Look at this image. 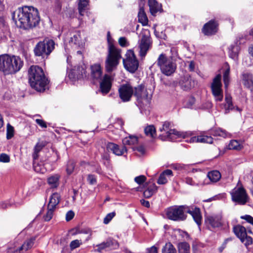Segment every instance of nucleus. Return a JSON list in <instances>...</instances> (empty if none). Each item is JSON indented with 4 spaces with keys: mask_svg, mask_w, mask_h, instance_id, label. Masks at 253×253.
<instances>
[{
    "mask_svg": "<svg viewBox=\"0 0 253 253\" xmlns=\"http://www.w3.org/2000/svg\"><path fill=\"white\" fill-rule=\"evenodd\" d=\"M12 19L20 23V27L25 30L32 29L37 27L41 19L38 10L33 6H24L19 8L17 12L12 13Z\"/></svg>",
    "mask_w": 253,
    "mask_h": 253,
    "instance_id": "1",
    "label": "nucleus"
},
{
    "mask_svg": "<svg viewBox=\"0 0 253 253\" xmlns=\"http://www.w3.org/2000/svg\"><path fill=\"white\" fill-rule=\"evenodd\" d=\"M186 212L190 214L198 226L202 223V215L200 209L196 207L186 205L173 206L167 208L166 214L169 219L175 221H184L187 218Z\"/></svg>",
    "mask_w": 253,
    "mask_h": 253,
    "instance_id": "2",
    "label": "nucleus"
},
{
    "mask_svg": "<svg viewBox=\"0 0 253 253\" xmlns=\"http://www.w3.org/2000/svg\"><path fill=\"white\" fill-rule=\"evenodd\" d=\"M28 73L31 86L38 91H44L47 87L48 81L42 68L38 66H32Z\"/></svg>",
    "mask_w": 253,
    "mask_h": 253,
    "instance_id": "3",
    "label": "nucleus"
},
{
    "mask_svg": "<svg viewBox=\"0 0 253 253\" xmlns=\"http://www.w3.org/2000/svg\"><path fill=\"white\" fill-rule=\"evenodd\" d=\"M109 53L105 61V69L107 72H110L115 69L121 58V50L113 45H110Z\"/></svg>",
    "mask_w": 253,
    "mask_h": 253,
    "instance_id": "4",
    "label": "nucleus"
},
{
    "mask_svg": "<svg viewBox=\"0 0 253 253\" xmlns=\"http://www.w3.org/2000/svg\"><path fill=\"white\" fill-rule=\"evenodd\" d=\"M157 62L161 72L166 76L171 75L176 70V63L171 58L167 57L165 54H161Z\"/></svg>",
    "mask_w": 253,
    "mask_h": 253,
    "instance_id": "5",
    "label": "nucleus"
},
{
    "mask_svg": "<svg viewBox=\"0 0 253 253\" xmlns=\"http://www.w3.org/2000/svg\"><path fill=\"white\" fill-rule=\"evenodd\" d=\"M55 43L52 40L45 39L39 42L34 48L35 54L37 56L48 55L54 48Z\"/></svg>",
    "mask_w": 253,
    "mask_h": 253,
    "instance_id": "6",
    "label": "nucleus"
},
{
    "mask_svg": "<svg viewBox=\"0 0 253 253\" xmlns=\"http://www.w3.org/2000/svg\"><path fill=\"white\" fill-rule=\"evenodd\" d=\"M140 39L138 42L139 54L140 56L144 57L147 51L151 48L152 41L150 32L148 30H143L140 34Z\"/></svg>",
    "mask_w": 253,
    "mask_h": 253,
    "instance_id": "7",
    "label": "nucleus"
},
{
    "mask_svg": "<svg viewBox=\"0 0 253 253\" xmlns=\"http://www.w3.org/2000/svg\"><path fill=\"white\" fill-rule=\"evenodd\" d=\"M159 130L163 132L159 136V138L163 141H172L175 138V136L179 135L178 131L171 128V124L169 122H164Z\"/></svg>",
    "mask_w": 253,
    "mask_h": 253,
    "instance_id": "8",
    "label": "nucleus"
},
{
    "mask_svg": "<svg viewBox=\"0 0 253 253\" xmlns=\"http://www.w3.org/2000/svg\"><path fill=\"white\" fill-rule=\"evenodd\" d=\"M232 200L240 205H245L249 201V197L243 187H235L230 192Z\"/></svg>",
    "mask_w": 253,
    "mask_h": 253,
    "instance_id": "9",
    "label": "nucleus"
},
{
    "mask_svg": "<svg viewBox=\"0 0 253 253\" xmlns=\"http://www.w3.org/2000/svg\"><path fill=\"white\" fill-rule=\"evenodd\" d=\"M126 58L123 59L125 68L130 72H135L138 69L139 63L133 51H128L126 54Z\"/></svg>",
    "mask_w": 253,
    "mask_h": 253,
    "instance_id": "10",
    "label": "nucleus"
},
{
    "mask_svg": "<svg viewBox=\"0 0 253 253\" xmlns=\"http://www.w3.org/2000/svg\"><path fill=\"white\" fill-rule=\"evenodd\" d=\"M221 79V76L220 74L216 75L211 84L212 93L216 101H221L223 98Z\"/></svg>",
    "mask_w": 253,
    "mask_h": 253,
    "instance_id": "11",
    "label": "nucleus"
},
{
    "mask_svg": "<svg viewBox=\"0 0 253 253\" xmlns=\"http://www.w3.org/2000/svg\"><path fill=\"white\" fill-rule=\"evenodd\" d=\"M118 91L122 101L128 102L133 95L134 88L129 84H125L120 86Z\"/></svg>",
    "mask_w": 253,
    "mask_h": 253,
    "instance_id": "12",
    "label": "nucleus"
},
{
    "mask_svg": "<svg viewBox=\"0 0 253 253\" xmlns=\"http://www.w3.org/2000/svg\"><path fill=\"white\" fill-rule=\"evenodd\" d=\"M233 231L235 234L238 237L242 243L247 246L252 244V238L248 236L246 228L240 225H237L234 227Z\"/></svg>",
    "mask_w": 253,
    "mask_h": 253,
    "instance_id": "13",
    "label": "nucleus"
},
{
    "mask_svg": "<svg viewBox=\"0 0 253 253\" xmlns=\"http://www.w3.org/2000/svg\"><path fill=\"white\" fill-rule=\"evenodd\" d=\"M23 66V61L19 56L9 55V75L15 74Z\"/></svg>",
    "mask_w": 253,
    "mask_h": 253,
    "instance_id": "14",
    "label": "nucleus"
},
{
    "mask_svg": "<svg viewBox=\"0 0 253 253\" xmlns=\"http://www.w3.org/2000/svg\"><path fill=\"white\" fill-rule=\"evenodd\" d=\"M205 222L207 227L211 229L221 226V216L220 215H210L205 217Z\"/></svg>",
    "mask_w": 253,
    "mask_h": 253,
    "instance_id": "15",
    "label": "nucleus"
},
{
    "mask_svg": "<svg viewBox=\"0 0 253 253\" xmlns=\"http://www.w3.org/2000/svg\"><path fill=\"white\" fill-rule=\"evenodd\" d=\"M86 66L82 65L75 67L69 74V77L72 80H79L86 77Z\"/></svg>",
    "mask_w": 253,
    "mask_h": 253,
    "instance_id": "16",
    "label": "nucleus"
},
{
    "mask_svg": "<svg viewBox=\"0 0 253 253\" xmlns=\"http://www.w3.org/2000/svg\"><path fill=\"white\" fill-rule=\"evenodd\" d=\"M133 95L137 100H148L151 98V93H149L144 85L140 84L134 88Z\"/></svg>",
    "mask_w": 253,
    "mask_h": 253,
    "instance_id": "17",
    "label": "nucleus"
},
{
    "mask_svg": "<svg viewBox=\"0 0 253 253\" xmlns=\"http://www.w3.org/2000/svg\"><path fill=\"white\" fill-rule=\"evenodd\" d=\"M69 43L71 46L75 48H83L84 42L82 40L81 33L80 32H75L73 33L69 40Z\"/></svg>",
    "mask_w": 253,
    "mask_h": 253,
    "instance_id": "18",
    "label": "nucleus"
},
{
    "mask_svg": "<svg viewBox=\"0 0 253 253\" xmlns=\"http://www.w3.org/2000/svg\"><path fill=\"white\" fill-rule=\"evenodd\" d=\"M112 86L111 77L108 75H105L100 83V89L103 94H107Z\"/></svg>",
    "mask_w": 253,
    "mask_h": 253,
    "instance_id": "19",
    "label": "nucleus"
},
{
    "mask_svg": "<svg viewBox=\"0 0 253 253\" xmlns=\"http://www.w3.org/2000/svg\"><path fill=\"white\" fill-rule=\"evenodd\" d=\"M217 24L213 20L206 23L203 28V32L206 35H211L217 31Z\"/></svg>",
    "mask_w": 253,
    "mask_h": 253,
    "instance_id": "20",
    "label": "nucleus"
},
{
    "mask_svg": "<svg viewBox=\"0 0 253 253\" xmlns=\"http://www.w3.org/2000/svg\"><path fill=\"white\" fill-rule=\"evenodd\" d=\"M195 82L192 80L189 75H186L181 78L179 81V85L181 88L184 90H187L195 86Z\"/></svg>",
    "mask_w": 253,
    "mask_h": 253,
    "instance_id": "21",
    "label": "nucleus"
},
{
    "mask_svg": "<svg viewBox=\"0 0 253 253\" xmlns=\"http://www.w3.org/2000/svg\"><path fill=\"white\" fill-rule=\"evenodd\" d=\"M0 71L4 75H9V54L0 55Z\"/></svg>",
    "mask_w": 253,
    "mask_h": 253,
    "instance_id": "22",
    "label": "nucleus"
},
{
    "mask_svg": "<svg viewBox=\"0 0 253 253\" xmlns=\"http://www.w3.org/2000/svg\"><path fill=\"white\" fill-rule=\"evenodd\" d=\"M106 148L108 151H112L113 154L117 156H122L125 152L126 151L125 146L121 148L117 144L111 142L107 144Z\"/></svg>",
    "mask_w": 253,
    "mask_h": 253,
    "instance_id": "23",
    "label": "nucleus"
},
{
    "mask_svg": "<svg viewBox=\"0 0 253 253\" xmlns=\"http://www.w3.org/2000/svg\"><path fill=\"white\" fill-rule=\"evenodd\" d=\"M91 76L94 80H100L102 76V71L99 64H95L90 67Z\"/></svg>",
    "mask_w": 253,
    "mask_h": 253,
    "instance_id": "24",
    "label": "nucleus"
},
{
    "mask_svg": "<svg viewBox=\"0 0 253 253\" xmlns=\"http://www.w3.org/2000/svg\"><path fill=\"white\" fill-rule=\"evenodd\" d=\"M242 80L244 85L251 89L253 88V75L247 72H244L242 74Z\"/></svg>",
    "mask_w": 253,
    "mask_h": 253,
    "instance_id": "25",
    "label": "nucleus"
},
{
    "mask_svg": "<svg viewBox=\"0 0 253 253\" xmlns=\"http://www.w3.org/2000/svg\"><path fill=\"white\" fill-rule=\"evenodd\" d=\"M61 176L59 174H54L49 175L47 178V183L50 188L56 189L60 184Z\"/></svg>",
    "mask_w": 253,
    "mask_h": 253,
    "instance_id": "26",
    "label": "nucleus"
},
{
    "mask_svg": "<svg viewBox=\"0 0 253 253\" xmlns=\"http://www.w3.org/2000/svg\"><path fill=\"white\" fill-rule=\"evenodd\" d=\"M183 181H184L186 184L191 186H203L209 184V182H206V179L203 180L202 176H200L199 179L197 182L195 181L191 177H190L184 178Z\"/></svg>",
    "mask_w": 253,
    "mask_h": 253,
    "instance_id": "27",
    "label": "nucleus"
},
{
    "mask_svg": "<svg viewBox=\"0 0 253 253\" xmlns=\"http://www.w3.org/2000/svg\"><path fill=\"white\" fill-rule=\"evenodd\" d=\"M150 11L152 15H155L162 10V6L156 0H148Z\"/></svg>",
    "mask_w": 253,
    "mask_h": 253,
    "instance_id": "28",
    "label": "nucleus"
},
{
    "mask_svg": "<svg viewBox=\"0 0 253 253\" xmlns=\"http://www.w3.org/2000/svg\"><path fill=\"white\" fill-rule=\"evenodd\" d=\"M172 176V171L170 169H166L161 173L157 180V183L159 184L163 185L165 184L168 182V177Z\"/></svg>",
    "mask_w": 253,
    "mask_h": 253,
    "instance_id": "29",
    "label": "nucleus"
},
{
    "mask_svg": "<svg viewBox=\"0 0 253 253\" xmlns=\"http://www.w3.org/2000/svg\"><path fill=\"white\" fill-rule=\"evenodd\" d=\"M60 200V195L58 193L55 192L50 196L47 206L55 209L56 206L59 203Z\"/></svg>",
    "mask_w": 253,
    "mask_h": 253,
    "instance_id": "30",
    "label": "nucleus"
},
{
    "mask_svg": "<svg viewBox=\"0 0 253 253\" xmlns=\"http://www.w3.org/2000/svg\"><path fill=\"white\" fill-rule=\"evenodd\" d=\"M225 104L224 105V108L225 110L224 113L228 114L231 110L234 109L233 106L232 97L230 95L226 94L225 97Z\"/></svg>",
    "mask_w": 253,
    "mask_h": 253,
    "instance_id": "31",
    "label": "nucleus"
},
{
    "mask_svg": "<svg viewBox=\"0 0 253 253\" xmlns=\"http://www.w3.org/2000/svg\"><path fill=\"white\" fill-rule=\"evenodd\" d=\"M207 177L212 183L218 181L221 178V174L218 170H212L209 172Z\"/></svg>",
    "mask_w": 253,
    "mask_h": 253,
    "instance_id": "32",
    "label": "nucleus"
},
{
    "mask_svg": "<svg viewBox=\"0 0 253 253\" xmlns=\"http://www.w3.org/2000/svg\"><path fill=\"white\" fill-rule=\"evenodd\" d=\"M157 191V187L154 183L150 184L147 188L144 191L143 195L145 198L151 197Z\"/></svg>",
    "mask_w": 253,
    "mask_h": 253,
    "instance_id": "33",
    "label": "nucleus"
},
{
    "mask_svg": "<svg viewBox=\"0 0 253 253\" xmlns=\"http://www.w3.org/2000/svg\"><path fill=\"white\" fill-rule=\"evenodd\" d=\"M138 18L139 22L142 23L143 25L145 26L147 25L148 19L144 11V8L142 7L139 8V11L138 13Z\"/></svg>",
    "mask_w": 253,
    "mask_h": 253,
    "instance_id": "34",
    "label": "nucleus"
},
{
    "mask_svg": "<svg viewBox=\"0 0 253 253\" xmlns=\"http://www.w3.org/2000/svg\"><path fill=\"white\" fill-rule=\"evenodd\" d=\"M37 160H33V168L34 170L38 173H43L46 171L43 162L39 163Z\"/></svg>",
    "mask_w": 253,
    "mask_h": 253,
    "instance_id": "35",
    "label": "nucleus"
},
{
    "mask_svg": "<svg viewBox=\"0 0 253 253\" xmlns=\"http://www.w3.org/2000/svg\"><path fill=\"white\" fill-rule=\"evenodd\" d=\"M144 132L146 135L148 137L154 138L156 137V130L153 125L147 126L144 129Z\"/></svg>",
    "mask_w": 253,
    "mask_h": 253,
    "instance_id": "36",
    "label": "nucleus"
},
{
    "mask_svg": "<svg viewBox=\"0 0 253 253\" xmlns=\"http://www.w3.org/2000/svg\"><path fill=\"white\" fill-rule=\"evenodd\" d=\"M138 142V138L136 136L130 135L125 137L123 140V143L124 145H133Z\"/></svg>",
    "mask_w": 253,
    "mask_h": 253,
    "instance_id": "37",
    "label": "nucleus"
},
{
    "mask_svg": "<svg viewBox=\"0 0 253 253\" xmlns=\"http://www.w3.org/2000/svg\"><path fill=\"white\" fill-rule=\"evenodd\" d=\"M89 0H79L78 9L81 15L83 16L85 12V8L88 4Z\"/></svg>",
    "mask_w": 253,
    "mask_h": 253,
    "instance_id": "38",
    "label": "nucleus"
},
{
    "mask_svg": "<svg viewBox=\"0 0 253 253\" xmlns=\"http://www.w3.org/2000/svg\"><path fill=\"white\" fill-rule=\"evenodd\" d=\"M162 252V253H176V250L171 243L168 242L163 247Z\"/></svg>",
    "mask_w": 253,
    "mask_h": 253,
    "instance_id": "39",
    "label": "nucleus"
},
{
    "mask_svg": "<svg viewBox=\"0 0 253 253\" xmlns=\"http://www.w3.org/2000/svg\"><path fill=\"white\" fill-rule=\"evenodd\" d=\"M179 253H189L190 246L186 242H181L178 244Z\"/></svg>",
    "mask_w": 253,
    "mask_h": 253,
    "instance_id": "40",
    "label": "nucleus"
},
{
    "mask_svg": "<svg viewBox=\"0 0 253 253\" xmlns=\"http://www.w3.org/2000/svg\"><path fill=\"white\" fill-rule=\"evenodd\" d=\"M242 144L236 140H232L228 144V148L231 150H240L243 148Z\"/></svg>",
    "mask_w": 253,
    "mask_h": 253,
    "instance_id": "41",
    "label": "nucleus"
},
{
    "mask_svg": "<svg viewBox=\"0 0 253 253\" xmlns=\"http://www.w3.org/2000/svg\"><path fill=\"white\" fill-rule=\"evenodd\" d=\"M113 244V243L111 239H108L105 242H103L96 246L97 247V251L99 252H101L103 250L111 247Z\"/></svg>",
    "mask_w": 253,
    "mask_h": 253,
    "instance_id": "42",
    "label": "nucleus"
},
{
    "mask_svg": "<svg viewBox=\"0 0 253 253\" xmlns=\"http://www.w3.org/2000/svg\"><path fill=\"white\" fill-rule=\"evenodd\" d=\"M211 134L214 136H219L226 137L228 136V133L225 130L218 128L211 130Z\"/></svg>",
    "mask_w": 253,
    "mask_h": 253,
    "instance_id": "43",
    "label": "nucleus"
},
{
    "mask_svg": "<svg viewBox=\"0 0 253 253\" xmlns=\"http://www.w3.org/2000/svg\"><path fill=\"white\" fill-rule=\"evenodd\" d=\"M35 240V238H32L26 241L22 246L20 247V250H24L25 251L28 250L33 246Z\"/></svg>",
    "mask_w": 253,
    "mask_h": 253,
    "instance_id": "44",
    "label": "nucleus"
},
{
    "mask_svg": "<svg viewBox=\"0 0 253 253\" xmlns=\"http://www.w3.org/2000/svg\"><path fill=\"white\" fill-rule=\"evenodd\" d=\"M198 143H206L211 144L212 143L213 138L211 136L207 135L198 136Z\"/></svg>",
    "mask_w": 253,
    "mask_h": 253,
    "instance_id": "45",
    "label": "nucleus"
},
{
    "mask_svg": "<svg viewBox=\"0 0 253 253\" xmlns=\"http://www.w3.org/2000/svg\"><path fill=\"white\" fill-rule=\"evenodd\" d=\"M227 68L223 74V81L225 87H227L229 83L230 67L228 64L226 65Z\"/></svg>",
    "mask_w": 253,
    "mask_h": 253,
    "instance_id": "46",
    "label": "nucleus"
},
{
    "mask_svg": "<svg viewBox=\"0 0 253 253\" xmlns=\"http://www.w3.org/2000/svg\"><path fill=\"white\" fill-rule=\"evenodd\" d=\"M55 209L50 208L49 207L47 206V212L43 217L44 221H48L50 220L51 219V218L53 217V213L55 211Z\"/></svg>",
    "mask_w": 253,
    "mask_h": 253,
    "instance_id": "47",
    "label": "nucleus"
},
{
    "mask_svg": "<svg viewBox=\"0 0 253 253\" xmlns=\"http://www.w3.org/2000/svg\"><path fill=\"white\" fill-rule=\"evenodd\" d=\"M43 145L40 143H38L34 147V152L33 154V160H37L39 157L38 153L42 149Z\"/></svg>",
    "mask_w": 253,
    "mask_h": 253,
    "instance_id": "48",
    "label": "nucleus"
},
{
    "mask_svg": "<svg viewBox=\"0 0 253 253\" xmlns=\"http://www.w3.org/2000/svg\"><path fill=\"white\" fill-rule=\"evenodd\" d=\"M75 167V163L73 160H69L68 162L66 170L68 175L71 174L73 172Z\"/></svg>",
    "mask_w": 253,
    "mask_h": 253,
    "instance_id": "49",
    "label": "nucleus"
},
{
    "mask_svg": "<svg viewBox=\"0 0 253 253\" xmlns=\"http://www.w3.org/2000/svg\"><path fill=\"white\" fill-rule=\"evenodd\" d=\"M14 131V127L8 124L6 127V138L7 139H10L13 136Z\"/></svg>",
    "mask_w": 253,
    "mask_h": 253,
    "instance_id": "50",
    "label": "nucleus"
},
{
    "mask_svg": "<svg viewBox=\"0 0 253 253\" xmlns=\"http://www.w3.org/2000/svg\"><path fill=\"white\" fill-rule=\"evenodd\" d=\"M238 47L231 45L229 48V56L233 59H236L238 56Z\"/></svg>",
    "mask_w": 253,
    "mask_h": 253,
    "instance_id": "51",
    "label": "nucleus"
},
{
    "mask_svg": "<svg viewBox=\"0 0 253 253\" xmlns=\"http://www.w3.org/2000/svg\"><path fill=\"white\" fill-rule=\"evenodd\" d=\"M82 244L81 240H75L71 242L70 244V248L71 250H74L75 249L79 247Z\"/></svg>",
    "mask_w": 253,
    "mask_h": 253,
    "instance_id": "52",
    "label": "nucleus"
},
{
    "mask_svg": "<svg viewBox=\"0 0 253 253\" xmlns=\"http://www.w3.org/2000/svg\"><path fill=\"white\" fill-rule=\"evenodd\" d=\"M115 212H112L107 214L104 218L103 223L105 224H108L115 216Z\"/></svg>",
    "mask_w": 253,
    "mask_h": 253,
    "instance_id": "53",
    "label": "nucleus"
},
{
    "mask_svg": "<svg viewBox=\"0 0 253 253\" xmlns=\"http://www.w3.org/2000/svg\"><path fill=\"white\" fill-rule=\"evenodd\" d=\"M10 161L9 156L5 153L0 154V162L2 163H8Z\"/></svg>",
    "mask_w": 253,
    "mask_h": 253,
    "instance_id": "54",
    "label": "nucleus"
},
{
    "mask_svg": "<svg viewBox=\"0 0 253 253\" xmlns=\"http://www.w3.org/2000/svg\"><path fill=\"white\" fill-rule=\"evenodd\" d=\"M146 180V177L143 175L136 176L134 178V181L138 184H141L144 183Z\"/></svg>",
    "mask_w": 253,
    "mask_h": 253,
    "instance_id": "55",
    "label": "nucleus"
},
{
    "mask_svg": "<svg viewBox=\"0 0 253 253\" xmlns=\"http://www.w3.org/2000/svg\"><path fill=\"white\" fill-rule=\"evenodd\" d=\"M118 42L119 44L122 47H126L128 45V43L125 37H120Z\"/></svg>",
    "mask_w": 253,
    "mask_h": 253,
    "instance_id": "56",
    "label": "nucleus"
},
{
    "mask_svg": "<svg viewBox=\"0 0 253 253\" xmlns=\"http://www.w3.org/2000/svg\"><path fill=\"white\" fill-rule=\"evenodd\" d=\"M80 233L85 234H87L88 236L86 239V241L91 239V236L92 235V231L90 229H84L81 230L80 232Z\"/></svg>",
    "mask_w": 253,
    "mask_h": 253,
    "instance_id": "57",
    "label": "nucleus"
},
{
    "mask_svg": "<svg viewBox=\"0 0 253 253\" xmlns=\"http://www.w3.org/2000/svg\"><path fill=\"white\" fill-rule=\"evenodd\" d=\"M87 179L89 183L91 185L95 184L96 183V177L94 175L89 174Z\"/></svg>",
    "mask_w": 253,
    "mask_h": 253,
    "instance_id": "58",
    "label": "nucleus"
},
{
    "mask_svg": "<svg viewBox=\"0 0 253 253\" xmlns=\"http://www.w3.org/2000/svg\"><path fill=\"white\" fill-rule=\"evenodd\" d=\"M102 159L104 161V163L105 165H106V166H108L109 165L110 156L108 154H103L102 156Z\"/></svg>",
    "mask_w": 253,
    "mask_h": 253,
    "instance_id": "59",
    "label": "nucleus"
},
{
    "mask_svg": "<svg viewBox=\"0 0 253 253\" xmlns=\"http://www.w3.org/2000/svg\"><path fill=\"white\" fill-rule=\"evenodd\" d=\"M75 215L74 212L72 211H68L66 214V220L69 221L72 219Z\"/></svg>",
    "mask_w": 253,
    "mask_h": 253,
    "instance_id": "60",
    "label": "nucleus"
},
{
    "mask_svg": "<svg viewBox=\"0 0 253 253\" xmlns=\"http://www.w3.org/2000/svg\"><path fill=\"white\" fill-rule=\"evenodd\" d=\"M242 219L246 220L248 222L253 225V217L250 215H245L241 217Z\"/></svg>",
    "mask_w": 253,
    "mask_h": 253,
    "instance_id": "61",
    "label": "nucleus"
},
{
    "mask_svg": "<svg viewBox=\"0 0 253 253\" xmlns=\"http://www.w3.org/2000/svg\"><path fill=\"white\" fill-rule=\"evenodd\" d=\"M36 122L37 124H38L42 128H46L47 125L46 123L43 120L41 119H36Z\"/></svg>",
    "mask_w": 253,
    "mask_h": 253,
    "instance_id": "62",
    "label": "nucleus"
},
{
    "mask_svg": "<svg viewBox=\"0 0 253 253\" xmlns=\"http://www.w3.org/2000/svg\"><path fill=\"white\" fill-rule=\"evenodd\" d=\"M147 253H158V248L153 246L147 249Z\"/></svg>",
    "mask_w": 253,
    "mask_h": 253,
    "instance_id": "63",
    "label": "nucleus"
},
{
    "mask_svg": "<svg viewBox=\"0 0 253 253\" xmlns=\"http://www.w3.org/2000/svg\"><path fill=\"white\" fill-rule=\"evenodd\" d=\"M141 202V204L143 206H145L147 208H149L150 207V203L149 202V201H146L145 200H141L140 201Z\"/></svg>",
    "mask_w": 253,
    "mask_h": 253,
    "instance_id": "64",
    "label": "nucleus"
}]
</instances>
